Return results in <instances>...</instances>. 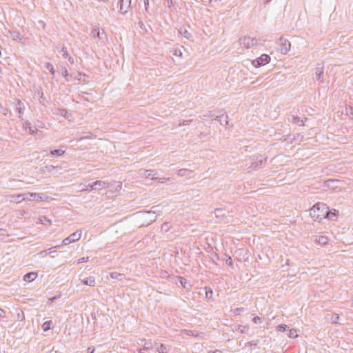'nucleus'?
<instances>
[{"label":"nucleus","instance_id":"6","mask_svg":"<svg viewBox=\"0 0 353 353\" xmlns=\"http://www.w3.org/2000/svg\"><path fill=\"white\" fill-rule=\"evenodd\" d=\"M82 283L84 285H87L89 286H94L95 285V280L93 277H89L86 279L82 280Z\"/></svg>","mask_w":353,"mask_h":353},{"label":"nucleus","instance_id":"12","mask_svg":"<svg viewBox=\"0 0 353 353\" xmlns=\"http://www.w3.org/2000/svg\"><path fill=\"white\" fill-rule=\"evenodd\" d=\"M88 261V257H83L81 258V259H79L77 262V263H83V262H86Z\"/></svg>","mask_w":353,"mask_h":353},{"label":"nucleus","instance_id":"15","mask_svg":"<svg viewBox=\"0 0 353 353\" xmlns=\"http://www.w3.org/2000/svg\"><path fill=\"white\" fill-rule=\"evenodd\" d=\"M5 314V311L0 308V316H3Z\"/></svg>","mask_w":353,"mask_h":353},{"label":"nucleus","instance_id":"11","mask_svg":"<svg viewBox=\"0 0 353 353\" xmlns=\"http://www.w3.org/2000/svg\"><path fill=\"white\" fill-rule=\"evenodd\" d=\"M286 325H281L278 326V330L280 331H285L286 330Z\"/></svg>","mask_w":353,"mask_h":353},{"label":"nucleus","instance_id":"4","mask_svg":"<svg viewBox=\"0 0 353 353\" xmlns=\"http://www.w3.org/2000/svg\"><path fill=\"white\" fill-rule=\"evenodd\" d=\"M37 276V274L36 272H30V273H28L26 274L25 276H24V281H27V282H31L32 281H34Z\"/></svg>","mask_w":353,"mask_h":353},{"label":"nucleus","instance_id":"3","mask_svg":"<svg viewBox=\"0 0 353 353\" xmlns=\"http://www.w3.org/2000/svg\"><path fill=\"white\" fill-rule=\"evenodd\" d=\"M270 61V57L268 54H262L254 62V63H256V65H265L268 63Z\"/></svg>","mask_w":353,"mask_h":353},{"label":"nucleus","instance_id":"1","mask_svg":"<svg viewBox=\"0 0 353 353\" xmlns=\"http://www.w3.org/2000/svg\"><path fill=\"white\" fill-rule=\"evenodd\" d=\"M339 212L336 209L330 210L324 203L318 202L310 210V216L315 221H321L327 219L332 221H337Z\"/></svg>","mask_w":353,"mask_h":353},{"label":"nucleus","instance_id":"16","mask_svg":"<svg viewBox=\"0 0 353 353\" xmlns=\"http://www.w3.org/2000/svg\"><path fill=\"white\" fill-rule=\"evenodd\" d=\"M110 276H111V277L112 279L117 278V274L116 273H112Z\"/></svg>","mask_w":353,"mask_h":353},{"label":"nucleus","instance_id":"17","mask_svg":"<svg viewBox=\"0 0 353 353\" xmlns=\"http://www.w3.org/2000/svg\"><path fill=\"white\" fill-rule=\"evenodd\" d=\"M91 353H93V352H92Z\"/></svg>","mask_w":353,"mask_h":353},{"label":"nucleus","instance_id":"7","mask_svg":"<svg viewBox=\"0 0 353 353\" xmlns=\"http://www.w3.org/2000/svg\"><path fill=\"white\" fill-rule=\"evenodd\" d=\"M97 186L99 188H103L104 187V183L100 181H95L92 185L91 189H96L97 188Z\"/></svg>","mask_w":353,"mask_h":353},{"label":"nucleus","instance_id":"8","mask_svg":"<svg viewBox=\"0 0 353 353\" xmlns=\"http://www.w3.org/2000/svg\"><path fill=\"white\" fill-rule=\"evenodd\" d=\"M50 327H51V321H46L42 325L43 330L45 331V332L49 330L50 329Z\"/></svg>","mask_w":353,"mask_h":353},{"label":"nucleus","instance_id":"5","mask_svg":"<svg viewBox=\"0 0 353 353\" xmlns=\"http://www.w3.org/2000/svg\"><path fill=\"white\" fill-rule=\"evenodd\" d=\"M316 241L321 245H326L328 243V238L324 236H319L316 237Z\"/></svg>","mask_w":353,"mask_h":353},{"label":"nucleus","instance_id":"14","mask_svg":"<svg viewBox=\"0 0 353 353\" xmlns=\"http://www.w3.org/2000/svg\"><path fill=\"white\" fill-rule=\"evenodd\" d=\"M259 320H260V318H259V317H258V316L254 317V318L253 319V321H254V323H257V322H259Z\"/></svg>","mask_w":353,"mask_h":353},{"label":"nucleus","instance_id":"10","mask_svg":"<svg viewBox=\"0 0 353 353\" xmlns=\"http://www.w3.org/2000/svg\"><path fill=\"white\" fill-rule=\"evenodd\" d=\"M179 281H180V283L181 284V285L183 288H185V285L188 283L187 279H185V278H183V277H179Z\"/></svg>","mask_w":353,"mask_h":353},{"label":"nucleus","instance_id":"13","mask_svg":"<svg viewBox=\"0 0 353 353\" xmlns=\"http://www.w3.org/2000/svg\"><path fill=\"white\" fill-rule=\"evenodd\" d=\"M290 335L297 336L296 331L295 330H290Z\"/></svg>","mask_w":353,"mask_h":353},{"label":"nucleus","instance_id":"2","mask_svg":"<svg viewBox=\"0 0 353 353\" xmlns=\"http://www.w3.org/2000/svg\"><path fill=\"white\" fill-rule=\"evenodd\" d=\"M81 232L77 231L76 232H74L70 236H68V238L65 239L63 241V243L64 245H68V244H69L70 243L75 242V241H78L81 238Z\"/></svg>","mask_w":353,"mask_h":353},{"label":"nucleus","instance_id":"9","mask_svg":"<svg viewBox=\"0 0 353 353\" xmlns=\"http://www.w3.org/2000/svg\"><path fill=\"white\" fill-rule=\"evenodd\" d=\"M64 151L61 150H54L51 151V154L52 155L57 154L59 156H61L64 154Z\"/></svg>","mask_w":353,"mask_h":353}]
</instances>
